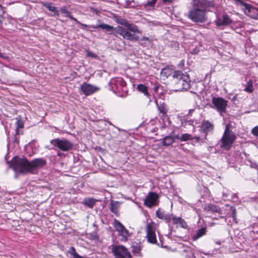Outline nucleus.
<instances>
[{
	"mask_svg": "<svg viewBox=\"0 0 258 258\" xmlns=\"http://www.w3.org/2000/svg\"><path fill=\"white\" fill-rule=\"evenodd\" d=\"M69 252L70 254L73 256L76 253L75 248L73 246L71 247L69 250Z\"/></svg>",
	"mask_w": 258,
	"mask_h": 258,
	"instance_id": "obj_43",
	"label": "nucleus"
},
{
	"mask_svg": "<svg viewBox=\"0 0 258 258\" xmlns=\"http://www.w3.org/2000/svg\"><path fill=\"white\" fill-rule=\"evenodd\" d=\"M2 58H5V59L8 60L9 58V57L8 56H5L3 54V57H2Z\"/></svg>",
	"mask_w": 258,
	"mask_h": 258,
	"instance_id": "obj_51",
	"label": "nucleus"
},
{
	"mask_svg": "<svg viewBox=\"0 0 258 258\" xmlns=\"http://www.w3.org/2000/svg\"><path fill=\"white\" fill-rule=\"evenodd\" d=\"M216 243H217L218 244H221V242L217 241V242H216Z\"/></svg>",
	"mask_w": 258,
	"mask_h": 258,
	"instance_id": "obj_57",
	"label": "nucleus"
},
{
	"mask_svg": "<svg viewBox=\"0 0 258 258\" xmlns=\"http://www.w3.org/2000/svg\"><path fill=\"white\" fill-rule=\"evenodd\" d=\"M99 90V87L86 82L83 83L80 88L81 93L86 96L91 95Z\"/></svg>",
	"mask_w": 258,
	"mask_h": 258,
	"instance_id": "obj_12",
	"label": "nucleus"
},
{
	"mask_svg": "<svg viewBox=\"0 0 258 258\" xmlns=\"http://www.w3.org/2000/svg\"><path fill=\"white\" fill-rule=\"evenodd\" d=\"M180 120L182 126H185L187 124L192 125L194 122V121L191 119H188L187 116H184Z\"/></svg>",
	"mask_w": 258,
	"mask_h": 258,
	"instance_id": "obj_34",
	"label": "nucleus"
},
{
	"mask_svg": "<svg viewBox=\"0 0 258 258\" xmlns=\"http://www.w3.org/2000/svg\"><path fill=\"white\" fill-rule=\"evenodd\" d=\"M231 124L226 125L224 133L221 139L222 145H231L236 139L235 133L230 129Z\"/></svg>",
	"mask_w": 258,
	"mask_h": 258,
	"instance_id": "obj_7",
	"label": "nucleus"
},
{
	"mask_svg": "<svg viewBox=\"0 0 258 258\" xmlns=\"http://www.w3.org/2000/svg\"><path fill=\"white\" fill-rule=\"evenodd\" d=\"M172 219L174 224H178L181 227L183 228H186L187 227V223L184 220L182 219L181 217L173 216Z\"/></svg>",
	"mask_w": 258,
	"mask_h": 258,
	"instance_id": "obj_21",
	"label": "nucleus"
},
{
	"mask_svg": "<svg viewBox=\"0 0 258 258\" xmlns=\"http://www.w3.org/2000/svg\"><path fill=\"white\" fill-rule=\"evenodd\" d=\"M155 103L156 104V106H157V107L158 108V110L159 111V112L160 113H161L162 114V115L161 117L162 118V119H163L164 117L167 116V113L168 110V109L167 108V106L164 102L160 103V104H159L158 103L157 100H155Z\"/></svg>",
	"mask_w": 258,
	"mask_h": 258,
	"instance_id": "obj_17",
	"label": "nucleus"
},
{
	"mask_svg": "<svg viewBox=\"0 0 258 258\" xmlns=\"http://www.w3.org/2000/svg\"><path fill=\"white\" fill-rule=\"evenodd\" d=\"M111 251L115 258H132V256L127 248L121 245H112Z\"/></svg>",
	"mask_w": 258,
	"mask_h": 258,
	"instance_id": "obj_8",
	"label": "nucleus"
},
{
	"mask_svg": "<svg viewBox=\"0 0 258 258\" xmlns=\"http://www.w3.org/2000/svg\"><path fill=\"white\" fill-rule=\"evenodd\" d=\"M96 200L93 198H87L84 200L83 204L90 208H92L95 205Z\"/></svg>",
	"mask_w": 258,
	"mask_h": 258,
	"instance_id": "obj_32",
	"label": "nucleus"
},
{
	"mask_svg": "<svg viewBox=\"0 0 258 258\" xmlns=\"http://www.w3.org/2000/svg\"><path fill=\"white\" fill-rule=\"evenodd\" d=\"M113 226L118 232V236H120V240L125 242L127 240L130 234L128 230L117 220L114 219Z\"/></svg>",
	"mask_w": 258,
	"mask_h": 258,
	"instance_id": "obj_10",
	"label": "nucleus"
},
{
	"mask_svg": "<svg viewBox=\"0 0 258 258\" xmlns=\"http://www.w3.org/2000/svg\"><path fill=\"white\" fill-rule=\"evenodd\" d=\"M119 207V203L118 201H111L110 207L109 208L110 210L116 215L118 214Z\"/></svg>",
	"mask_w": 258,
	"mask_h": 258,
	"instance_id": "obj_24",
	"label": "nucleus"
},
{
	"mask_svg": "<svg viewBox=\"0 0 258 258\" xmlns=\"http://www.w3.org/2000/svg\"><path fill=\"white\" fill-rule=\"evenodd\" d=\"M231 217L233 218V221L237 223L236 221V211L235 208L232 209L231 212Z\"/></svg>",
	"mask_w": 258,
	"mask_h": 258,
	"instance_id": "obj_40",
	"label": "nucleus"
},
{
	"mask_svg": "<svg viewBox=\"0 0 258 258\" xmlns=\"http://www.w3.org/2000/svg\"><path fill=\"white\" fill-rule=\"evenodd\" d=\"M158 89H159V85H155L153 88V90L154 91V93H157L158 92Z\"/></svg>",
	"mask_w": 258,
	"mask_h": 258,
	"instance_id": "obj_47",
	"label": "nucleus"
},
{
	"mask_svg": "<svg viewBox=\"0 0 258 258\" xmlns=\"http://www.w3.org/2000/svg\"><path fill=\"white\" fill-rule=\"evenodd\" d=\"M16 134L19 135L20 134V131L19 128H23L24 127V121L22 120L21 116H18L16 118Z\"/></svg>",
	"mask_w": 258,
	"mask_h": 258,
	"instance_id": "obj_27",
	"label": "nucleus"
},
{
	"mask_svg": "<svg viewBox=\"0 0 258 258\" xmlns=\"http://www.w3.org/2000/svg\"><path fill=\"white\" fill-rule=\"evenodd\" d=\"M201 129L204 132H209L213 129V125L209 120H204L202 123Z\"/></svg>",
	"mask_w": 258,
	"mask_h": 258,
	"instance_id": "obj_20",
	"label": "nucleus"
},
{
	"mask_svg": "<svg viewBox=\"0 0 258 258\" xmlns=\"http://www.w3.org/2000/svg\"><path fill=\"white\" fill-rule=\"evenodd\" d=\"M4 9L5 8L0 4V25H2L5 19L4 15L5 11Z\"/></svg>",
	"mask_w": 258,
	"mask_h": 258,
	"instance_id": "obj_37",
	"label": "nucleus"
},
{
	"mask_svg": "<svg viewBox=\"0 0 258 258\" xmlns=\"http://www.w3.org/2000/svg\"><path fill=\"white\" fill-rule=\"evenodd\" d=\"M156 215L159 219L164 220L166 222H169L171 220V215L169 214L166 213L165 211L160 209L156 211Z\"/></svg>",
	"mask_w": 258,
	"mask_h": 258,
	"instance_id": "obj_16",
	"label": "nucleus"
},
{
	"mask_svg": "<svg viewBox=\"0 0 258 258\" xmlns=\"http://www.w3.org/2000/svg\"><path fill=\"white\" fill-rule=\"evenodd\" d=\"M94 149L97 151H100L102 152L103 151V149L102 148H101L100 146H95Z\"/></svg>",
	"mask_w": 258,
	"mask_h": 258,
	"instance_id": "obj_46",
	"label": "nucleus"
},
{
	"mask_svg": "<svg viewBox=\"0 0 258 258\" xmlns=\"http://www.w3.org/2000/svg\"><path fill=\"white\" fill-rule=\"evenodd\" d=\"M78 24L82 26V29H85L86 27H87L93 29L101 28L103 30H105L106 32H108L109 34H112L113 30H114V27L113 26L104 23L97 25H87L86 24H84L80 22Z\"/></svg>",
	"mask_w": 258,
	"mask_h": 258,
	"instance_id": "obj_15",
	"label": "nucleus"
},
{
	"mask_svg": "<svg viewBox=\"0 0 258 258\" xmlns=\"http://www.w3.org/2000/svg\"><path fill=\"white\" fill-rule=\"evenodd\" d=\"M212 146H210V147H209L210 149H212Z\"/></svg>",
	"mask_w": 258,
	"mask_h": 258,
	"instance_id": "obj_58",
	"label": "nucleus"
},
{
	"mask_svg": "<svg viewBox=\"0 0 258 258\" xmlns=\"http://www.w3.org/2000/svg\"><path fill=\"white\" fill-rule=\"evenodd\" d=\"M254 90L253 83L252 80H249L247 82L244 91L248 93H252Z\"/></svg>",
	"mask_w": 258,
	"mask_h": 258,
	"instance_id": "obj_31",
	"label": "nucleus"
},
{
	"mask_svg": "<svg viewBox=\"0 0 258 258\" xmlns=\"http://www.w3.org/2000/svg\"><path fill=\"white\" fill-rule=\"evenodd\" d=\"M176 139L181 141H186L188 140L192 141V143H198L201 140L199 137L192 138L191 136L188 134H184L180 137L176 136Z\"/></svg>",
	"mask_w": 258,
	"mask_h": 258,
	"instance_id": "obj_18",
	"label": "nucleus"
},
{
	"mask_svg": "<svg viewBox=\"0 0 258 258\" xmlns=\"http://www.w3.org/2000/svg\"><path fill=\"white\" fill-rule=\"evenodd\" d=\"M0 57H3V54L0 52Z\"/></svg>",
	"mask_w": 258,
	"mask_h": 258,
	"instance_id": "obj_56",
	"label": "nucleus"
},
{
	"mask_svg": "<svg viewBox=\"0 0 258 258\" xmlns=\"http://www.w3.org/2000/svg\"><path fill=\"white\" fill-rule=\"evenodd\" d=\"M120 24L124 25L127 30L122 26H118L115 28H114V30H113V31H115V33L120 35L122 36L124 39H126L127 40L137 41L139 39V36L135 34H132L127 31L130 30L133 32L141 33V31L139 30L138 27L136 25L129 23L124 20H122Z\"/></svg>",
	"mask_w": 258,
	"mask_h": 258,
	"instance_id": "obj_3",
	"label": "nucleus"
},
{
	"mask_svg": "<svg viewBox=\"0 0 258 258\" xmlns=\"http://www.w3.org/2000/svg\"><path fill=\"white\" fill-rule=\"evenodd\" d=\"M225 147H226V149L227 150H229L230 149V146H225Z\"/></svg>",
	"mask_w": 258,
	"mask_h": 258,
	"instance_id": "obj_54",
	"label": "nucleus"
},
{
	"mask_svg": "<svg viewBox=\"0 0 258 258\" xmlns=\"http://www.w3.org/2000/svg\"><path fill=\"white\" fill-rule=\"evenodd\" d=\"M207 229L206 227H202L200 229L197 230L195 234L192 236V239L196 241L203 236L205 235L206 233Z\"/></svg>",
	"mask_w": 258,
	"mask_h": 258,
	"instance_id": "obj_19",
	"label": "nucleus"
},
{
	"mask_svg": "<svg viewBox=\"0 0 258 258\" xmlns=\"http://www.w3.org/2000/svg\"><path fill=\"white\" fill-rule=\"evenodd\" d=\"M157 2V0H152L150 2H148L146 5V7H154L156 3Z\"/></svg>",
	"mask_w": 258,
	"mask_h": 258,
	"instance_id": "obj_39",
	"label": "nucleus"
},
{
	"mask_svg": "<svg viewBox=\"0 0 258 258\" xmlns=\"http://www.w3.org/2000/svg\"><path fill=\"white\" fill-rule=\"evenodd\" d=\"M59 148V150L57 152V156L61 157L62 156L63 154L61 153L60 151H68L72 149V146H57Z\"/></svg>",
	"mask_w": 258,
	"mask_h": 258,
	"instance_id": "obj_36",
	"label": "nucleus"
},
{
	"mask_svg": "<svg viewBox=\"0 0 258 258\" xmlns=\"http://www.w3.org/2000/svg\"><path fill=\"white\" fill-rule=\"evenodd\" d=\"M7 163L16 172L35 174L39 169L46 165V161L43 158H36L29 162L25 158L15 156Z\"/></svg>",
	"mask_w": 258,
	"mask_h": 258,
	"instance_id": "obj_1",
	"label": "nucleus"
},
{
	"mask_svg": "<svg viewBox=\"0 0 258 258\" xmlns=\"http://www.w3.org/2000/svg\"><path fill=\"white\" fill-rule=\"evenodd\" d=\"M179 66H180L181 67H182L184 66V61L182 60L181 62L179 64Z\"/></svg>",
	"mask_w": 258,
	"mask_h": 258,
	"instance_id": "obj_53",
	"label": "nucleus"
},
{
	"mask_svg": "<svg viewBox=\"0 0 258 258\" xmlns=\"http://www.w3.org/2000/svg\"><path fill=\"white\" fill-rule=\"evenodd\" d=\"M251 133L253 136L258 138V125L254 127L252 129Z\"/></svg>",
	"mask_w": 258,
	"mask_h": 258,
	"instance_id": "obj_41",
	"label": "nucleus"
},
{
	"mask_svg": "<svg viewBox=\"0 0 258 258\" xmlns=\"http://www.w3.org/2000/svg\"><path fill=\"white\" fill-rule=\"evenodd\" d=\"M184 251L185 252H190V255L188 256L189 258H192L194 257L193 254L192 253L191 249L189 248H186V249H184Z\"/></svg>",
	"mask_w": 258,
	"mask_h": 258,
	"instance_id": "obj_45",
	"label": "nucleus"
},
{
	"mask_svg": "<svg viewBox=\"0 0 258 258\" xmlns=\"http://www.w3.org/2000/svg\"><path fill=\"white\" fill-rule=\"evenodd\" d=\"M152 41V39H150L149 37H143L139 41V44L141 45L146 46L147 45L148 43H151Z\"/></svg>",
	"mask_w": 258,
	"mask_h": 258,
	"instance_id": "obj_33",
	"label": "nucleus"
},
{
	"mask_svg": "<svg viewBox=\"0 0 258 258\" xmlns=\"http://www.w3.org/2000/svg\"><path fill=\"white\" fill-rule=\"evenodd\" d=\"M237 5L244 12L247 16L256 19L258 16V9L252 7L251 5L245 3L241 0H237Z\"/></svg>",
	"mask_w": 258,
	"mask_h": 258,
	"instance_id": "obj_6",
	"label": "nucleus"
},
{
	"mask_svg": "<svg viewBox=\"0 0 258 258\" xmlns=\"http://www.w3.org/2000/svg\"><path fill=\"white\" fill-rule=\"evenodd\" d=\"M176 139H177L176 136L172 135L166 136L164 138L163 145H171L174 142H175Z\"/></svg>",
	"mask_w": 258,
	"mask_h": 258,
	"instance_id": "obj_23",
	"label": "nucleus"
},
{
	"mask_svg": "<svg viewBox=\"0 0 258 258\" xmlns=\"http://www.w3.org/2000/svg\"><path fill=\"white\" fill-rule=\"evenodd\" d=\"M172 77L176 88L175 91H182L190 88L191 80L188 74H184L180 71H176L174 72Z\"/></svg>",
	"mask_w": 258,
	"mask_h": 258,
	"instance_id": "obj_4",
	"label": "nucleus"
},
{
	"mask_svg": "<svg viewBox=\"0 0 258 258\" xmlns=\"http://www.w3.org/2000/svg\"><path fill=\"white\" fill-rule=\"evenodd\" d=\"M146 232L148 241L152 244H155L157 242V239L155 234V223L153 222L147 225Z\"/></svg>",
	"mask_w": 258,
	"mask_h": 258,
	"instance_id": "obj_11",
	"label": "nucleus"
},
{
	"mask_svg": "<svg viewBox=\"0 0 258 258\" xmlns=\"http://www.w3.org/2000/svg\"><path fill=\"white\" fill-rule=\"evenodd\" d=\"M205 209L208 211H211L213 212H216L219 214H222V211L220 208L215 205H208L206 207Z\"/></svg>",
	"mask_w": 258,
	"mask_h": 258,
	"instance_id": "obj_26",
	"label": "nucleus"
},
{
	"mask_svg": "<svg viewBox=\"0 0 258 258\" xmlns=\"http://www.w3.org/2000/svg\"><path fill=\"white\" fill-rule=\"evenodd\" d=\"M0 57H3V54L0 52Z\"/></svg>",
	"mask_w": 258,
	"mask_h": 258,
	"instance_id": "obj_55",
	"label": "nucleus"
},
{
	"mask_svg": "<svg viewBox=\"0 0 258 258\" xmlns=\"http://www.w3.org/2000/svg\"><path fill=\"white\" fill-rule=\"evenodd\" d=\"M44 7L47 9L49 11L54 12L53 16L57 17L59 16V11L57 10L56 8L52 5L50 3H47L44 4Z\"/></svg>",
	"mask_w": 258,
	"mask_h": 258,
	"instance_id": "obj_25",
	"label": "nucleus"
},
{
	"mask_svg": "<svg viewBox=\"0 0 258 258\" xmlns=\"http://www.w3.org/2000/svg\"><path fill=\"white\" fill-rule=\"evenodd\" d=\"M158 195L154 192H150L144 200V205L149 208L158 205Z\"/></svg>",
	"mask_w": 258,
	"mask_h": 258,
	"instance_id": "obj_13",
	"label": "nucleus"
},
{
	"mask_svg": "<svg viewBox=\"0 0 258 258\" xmlns=\"http://www.w3.org/2000/svg\"><path fill=\"white\" fill-rule=\"evenodd\" d=\"M170 71L169 70V69H164L162 70V73L163 74H165V76H166L167 77H168V75H170Z\"/></svg>",
	"mask_w": 258,
	"mask_h": 258,
	"instance_id": "obj_42",
	"label": "nucleus"
},
{
	"mask_svg": "<svg viewBox=\"0 0 258 258\" xmlns=\"http://www.w3.org/2000/svg\"><path fill=\"white\" fill-rule=\"evenodd\" d=\"M137 89L139 91L143 93L145 96L147 97L149 96L148 88L145 85L140 84L137 85Z\"/></svg>",
	"mask_w": 258,
	"mask_h": 258,
	"instance_id": "obj_29",
	"label": "nucleus"
},
{
	"mask_svg": "<svg viewBox=\"0 0 258 258\" xmlns=\"http://www.w3.org/2000/svg\"><path fill=\"white\" fill-rule=\"evenodd\" d=\"M86 55L87 57L94 58H98V56L97 54L90 51L89 50L86 51Z\"/></svg>",
	"mask_w": 258,
	"mask_h": 258,
	"instance_id": "obj_38",
	"label": "nucleus"
},
{
	"mask_svg": "<svg viewBox=\"0 0 258 258\" xmlns=\"http://www.w3.org/2000/svg\"><path fill=\"white\" fill-rule=\"evenodd\" d=\"M13 144H19V140L18 137H17L16 136H14L13 138Z\"/></svg>",
	"mask_w": 258,
	"mask_h": 258,
	"instance_id": "obj_44",
	"label": "nucleus"
},
{
	"mask_svg": "<svg viewBox=\"0 0 258 258\" xmlns=\"http://www.w3.org/2000/svg\"><path fill=\"white\" fill-rule=\"evenodd\" d=\"M191 93H193L194 94H197V93H196L195 92H191Z\"/></svg>",
	"mask_w": 258,
	"mask_h": 258,
	"instance_id": "obj_59",
	"label": "nucleus"
},
{
	"mask_svg": "<svg viewBox=\"0 0 258 258\" xmlns=\"http://www.w3.org/2000/svg\"><path fill=\"white\" fill-rule=\"evenodd\" d=\"M215 23L217 26L220 27L230 25L233 23V21L227 14L224 13L218 17Z\"/></svg>",
	"mask_w": 258,
	"mask_h": 258,
	"instance_id": "obj_14",
	"label": "nucleus"
},
{
	"mask_svg": "<svg viewBox=\"0 0 258 258\" xmlns=\"http://www.w3.org/2000/svg\"><path fill=\"white\" fill-rule=\"evenodd\" d=\"M50 143L52 145H71L70 144H67V142H64L58 139L52 140L51 141Z\"/></svg>",
	"mask_w": 258,
	"mask_h": 258,
	"instance_id": "obj_35",
	"label": "nucleus"
},
{
	"mask_svg": "<svg viewBox=\"0 0 258 258\" xmlns=\"http://www.w3.org/2000/svg\"><path fill=\"white\" fill-rule=\"evenodd\" d=\"M138 4L137 2H135L134 0H125L124 1V7L126 8H135L137 7Z\"/></svg>",
	"mask_w": 258,
	"mask_h": 258,
	"instance_id": "obj_30",
	"label": "nucleus"
},
{
	"mask_svg": "<svg viewBox=\"0 0 258 258\" xmlns=\"http://www.w3.org/2000/svg\"><path fill=\"white\" fill-rule=\"evenodd\" d=\"M73 258H83L82 256L79 255L77 252L73 256Z\"/></svg>",
	"mask_w": 258,
	"mask_h": 258,
	"instance_id": "obj_48",
	"label": "nucleus"
},
{
	"mask_svg": "<svg viewBox=\"0 0 258 258\" xmlns=\"http://www.w3.org/2000/svg\"><path fill=\"white\" fill-rule=\"evenodd\" d=\"M59 11L61 13L63 14L64 17L70 18L71 19L76 22V23H80V22L78 21L77 19L75 18L72 16V15H71V13L68 11L65 7L60 8Z\"/></svg>",
	"mask_w": 258,
	"mask_h": 258,
	"instance_id": "obj_22",
	"label": "nucleus"
},
{
	"mask_svg": "<svg viewBox=\"0 0 258 258\" xmlns=\"http://www.w3.org/2000/svg\"><path fill=\"white\" fill-rule=\"evenodd\" d=\"M132 252L136 255H138L139 256H142V253L141 252V247L138 243H136L135 245H133L132 246Z\"/></svg>",
	"mask_w": 258,
	"mask_h": 258,
	"instance_id": "obj_28",
	"label": "nucleus"
},
{
	"mask_svg": "<svg viewBox=\"0 0 258 258\" xmlns=\"http://www.w3.org/2000/svg\"><path fill=\"white\" fill-rule=\"evenodd\" d=\"M174 0H163V2L165 3H171L172 2H173Z\"/></svg>",
	"mask_w": 258,
	"mask_h": 258,
	"instance_id": "obj_50",
	"label": "nucleus"
},
{
	"mask_svg": "<svg viewBox=\"0 0 258 258\" xmlns=\"http://www.w3.org/2000/svg\"><path fill=\"white\" fill-rule=\"evenodd\" d=\"M195 111V109H190L188 110V113L187 115H191V114L194 112Z\"/></svg>",
	"mask_w": 258,
	"mask_h": 258,
	"instance_id": "obj_49",
	"label": "nucleus"
},
{
	"mask_svg": "<svg viewBox=\"0 0 258 258\" xmlns=\"http://www.w3.org/2000/svg\"><path fill=\"white\" fill-rule=\"evenodd\" d=\"M37 143V141L35 140H33L32 141V142L31 143H29V144H35Z\"/></svg>",
	"mask_w": 258,
	"mask_h": 258,
	"instance_id": "obj_52",
	"label": "nucleus"
},
{
	"mask_svg": "<svg viewBox=\"0 0 258 258\" xmlns=\"http://www.w3.org/2000/svg\"><path fill=\"white\" fill-rule=\"evenodd\" d=\"M192 6V8L188 11V18L195 23L207 22L208 9L213 6L207 0H194Z\"/></svg>",
	"mask_w": 258,
	"mask_h": 258,
	"instance_id": "obj_2",
	"label": "nucleus"
},
{
	"mask_svg": "<svg viewBox=\"0 0 258 258\" xmlns=\"http://www.w3.org/2000/svg\"><path fill=\"white\" fill-rule=\"evenodd\" d=\"M109 89L120 97L127 95L128 90L125 82L122 78H112L108 83Z\"/></svg>",
	"mask_w": 258,
	"mask_h": 258,
	"instance_id": "obj_5",
	"label": "nucleus"
},
{
	"mask_svg": "<svg viewBox=\"0 0 258 258\" xmlns=\"http://www.w3.org/2000/svg\"><path fill=\"white\" fill-rule=\"evenodd\" d=\"M228 101L220 97H213L212 99V107L220 113L225 112Z\"/></svg>",
	"mask_w": 258,
	"mask_h": 258,
	"instance_id": "obj_9",
	"label": "nucleus"
}]
</instances>
